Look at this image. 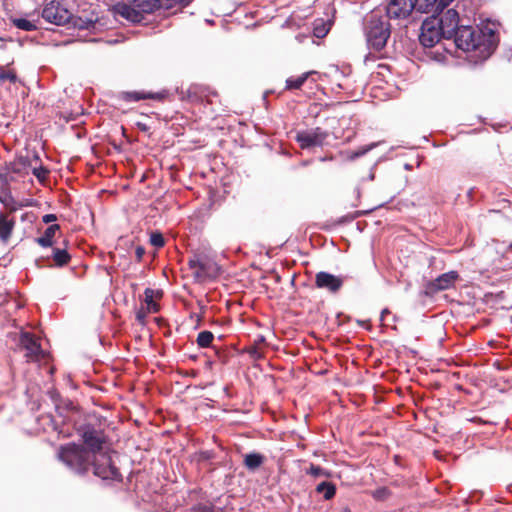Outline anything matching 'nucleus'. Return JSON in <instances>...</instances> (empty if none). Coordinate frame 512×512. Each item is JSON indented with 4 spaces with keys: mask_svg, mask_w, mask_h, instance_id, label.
<instances>
[{
    "mask_svg": "<svg viewBox=\"0 0 512 512\" xmlns=\"http://www.w3.org/2000/svg\"><path fill=\"white\" fill-rule=\"evenodd\" d=\"M340 512H351L349 508H343Z\"/></svg>",
    "mask_w": 512,
    "mask_h": 512,
    "instance_id": "nucleus-45",
    "label": "nucleus"
},
{
    "mask_svg": "<svg viewBox=\"0 0 512 512\" xmlns=\"http://www.w3.org/2000/svg\"><path fill=\"white\" fill-rule=\"evenodd\" d=\"M307 474L317 478V477H329L330 473L323 469L321 466L311 464L309 469L306 471Z\"/></svg>",
    "mask_w": 512,
    "mask_h": 512,
    "instance_id": "nucleus-30",
    "label": "nucleus"
},
{
    "mask_svg": "<svg viewBox=\"0 0 512 512\" xmlns=\"http://www.w3.org/2000/svg\"><path fill=\"white\" fill-rule=\"evenodd\" d=\"M201 260L202 259H200L198 257L190 259L189 262H188L189 268L194 270V272H195L198 269Z\"/></svg>",
    "mask_w": 512,
    "mask_h": 512,
    "instance_id": "nucleus-35",
    "label": "nucleus"
},
{
    "mask_svg": "<svg viewBox=\"0 0 512 512\" xmlns=\"http://www.w3.org/2000/svg\"><path fill=\"white\" fill-rule=\"evenodd\" d=\"M33 161L36 163L40 162V158L36 153H34L32 158L29 156H21L9 165L8 170L14 174L26 175L29 173V169H31Z\"/></svg>",
    "mask_w": 512,
    "mask_h": 512,
    "instance_id": "nucleus-14",
    "label": "nucleus"
},
{
    "mask_svg": "<svg viewBox=\"0 0 512 512\" xmlns=\"http://www.w3.org/2000/svg\"><path fill=\"white\" fill-rule=\"evenodd\" d=\"M174 0H129V4L118 3L114 6L115 14L133 22L140 23L144 17L143 14L153 13L156 9L165 6L172 7Z\"/></svg>",
    "mask_w": 512,
    "mask_h": 512,
    "instance_id": "nucleus-4",
    "label": "nucleus"
},
{
    "mask_svg": "<svg viewBox=\"0 0 512 512\" xmlns=\"http://www.w3.org/2000/svg\"><path fill=\"white\" fill-rule=\"evenodd\" d=\"M137 126H138V127L140 128V130H142V131H145V132H146V131L148 130V126H147L146 124H144V123H140V122H139V123H137Z\"/></svg>",
    "mask_w": 512,
    "mask_h": 512,
    "instance_id": "nucleus-42",
    "label": "nucleus"
},
{
    "mask_svg": "<svg viewBox=\"0 0 512 512\" xmlns=\"http://www.w3.org/2000/svg\"><path fill=\"white\" fill-rule=\"evenodd\" d=\"M90 467H93L94 475L103 480H122V475L108 452L92 456Z\"/></svg>",
    "mask_w": 512,
    "mask_h": 512,
    "instance_id": "nucleus-5",
    "label": "nucleus"
},
{
    "mask_svg": "<svg viewBox=\"0 0 512 512\" xmlns=\"http://www.w3.org/2000/svg\"><path fill=\"white\" fill-rule=\"evenodd\" d=\"M358 323H359L360 325H362V326L364 325V322H363V321H359Z\"/></svg>",
    "mask_w": 512,
    "mask_h": 512,
    "instance_id": "nucleus-48",
    "label": "nucleus"
},
{
    "mask_svg": "<svg viewBox=\"0 0 512 512\" xmlns=\"http://www.w3.org/2000/svg\"><path fill=\"white\" fill-rule=\"evenodd\" d=\"M183 7L188 6L193 0H177Z\"/></svg>",
    "mask_w": 512,
    "mask_h": 512,
    "instance_id": "nucleus-41",
    "label": "nucleus"
},
{
    "mask_svg": "<svg viewBox=\"0 0 512 512\" xmlns=\"http://www.w3.org/2000/svg\"><path fill=\"white\" fill-rule=\"evenodd\" d=\"M415 9L413 0H391L385 7V14L387 20H401L408 18L412 11Z\"/></svg>",
    "mask_w": 512,
    "mask_h": 512,
    "instance_id": "nucleus-10",
    "label": "nucleus"
},
{
    "mask_svg": "<svg viewBox=\"0 0 512 512\" xmlns=\"http://www.w3.org/2000/svg\"><path fill=\"white\" fill-rule=\"evenodd\" d=\"M262 341H264V337H263V336H261V337L259 338V342H262Z\"/></svg>",
    "mask_w": 512,
    "mask_h": 512,
    "instance_id": "nucleus-46",
    "label": "nucleus"
},
{
    "mask_svg": "<svg viewBox=\"0 0 512 512\" xmlns=\"http://www.w3.org/2000/svg\"><path fill=\"white\" fill-rule=\"evenodd\" d=\"M57 220V216L55 214H46L43 216L42 221L46 224L54 222Z\"/></svg>",
    "mask_w": 512,
    "mask_h": 512,
    "instance_id": "nucleus-39",
    "label": "nucleus"
},
{
    "mask_svg": "<svg viewBox=\"0 0 512 512\" xmlns=\"http://www.w3.org/2000/svg\"><path fill=\"white\" fill-rule=\"evenodd\" d=\"M316 492L323 494L325 500L332 499L336 494V486L332 482L323 481L316 486Z\"/></svg>",
    "mask_w": 512,
    "mask_h": 512,
    "instance_id": "nucleus-21",
    "label": "nucleus"
},
{
    "mask_svg": "<svg viewBox=\"0 0 512 512\" xmlns=\"http://www.w3.org/2000/svg\"><path fill=\"white\" fill-rule=\"evenodd\" d=\"M13 25L23 31H34L37 29V26L34 22L25 19V18H13Z\"/></svg>",
    "mask_w": 512,
    "mask_h": 512,
    "instance_id": "nucleus-27",
    "label": "nucleus"
},
{
    "mask_svg": "<svg viewBox=\"0 0 512 512\" xmlns=\"http://www.w3.org/2000/svg\"><path fill=\"white\" fill-rule=\"evenodd\" d=\"M145 254V249L144 247L142 246H137L136 249H135V255H136V259L137 261H141L143 256Z\"/></svg>",
    "mask_w": 512,
    "mask_h": 512,
    "instance_id": "nucleus-37",
    "label": "nucleus"
},
{
    "mask_svg": "<svg viewBox=\"0 0 512 512\" xmlns=\"http://www.w3.org/2000/svg\"><path fill=\"white\" fill-rule=\"evenodd\" d=\"M348 278V275H334L326 271H320L315 275V286L331 294H337Z\"/></svg>",
    "mask_w": 512,
    "mask_h": 512,
    "instance_id": "nucleus-8",
    "label": "nucleus"
},
{
    "mask_svg": "<svg viewBox=\"0 0 512 512\" xmlns=\"http://www.w3.org/2000/svg\"><path fill=\"white\" fill-rule=\"evenodd\" d=\"M201 511H202V512H209V511H210V509H208L206 506H203V507L201 508Z\"/></svg>",
    "mask_w": 512,
    "mask_h": 512,
    "instance_id": "nucleus-44",
    "label": "nucleus"
},
{
    "mask_svg": "<svg viewBox=\"0 0 512 512\" xmlns=\"http://www.w3.org/2000/svg\"><path fill=\"white\" fill-rule=\"evenodd\" d=\"M364 32L368 46L379 52L390 38L391 25L380 10H374L365 19Z\"/></svg>",
    "mask_w": 512,
    "mask_h": 512,
    "instance_id": "nucleus-3",
    "label": "nucleus"
},
{
    "mask_svg": "<svg viewBox=\"0 0 512 512\" xmlns=\"http://www.w3.org/2000/svg\"><path fill=\"white\" fill-rule=\"evenodd\" d=\"M378 145V143H371L366 146L360 147L349 156L350 160H355L361 156H364L366 153L371 151L373 148H375Z\"/></svg>",
    "mask_w": 512,
    "mask_h": 512,
    "instance_id": "nucleus-31",
    "label": "nucleus"
},
{
    "mask_svg": "<svg viewBox=\"0 0 512 512\" xmlns=\"http://www.w3.org/2000/svg\"><path fill=\"white\" fill-rule=\"evenodd\" d=\"M84 445L68 443L58 449V459L77 475H85L91 465V457L103 453V444L106 441L104 431L97 429L93 424L86 423L78 428Z\"/></svg>",
    "mask_w": 512,
    "mask_h": 512,
    "instance_id": "nucleus-1",
    "label": "nucleus"
},
{
    "mask_svg": "<svg viewBox=\"0 0 512 512\" xmlns=\"http://www.w3.org/2000/svg\"><path fill=\"white\" fill-rule=\"evenodd\" d=\"M214 339V335L212 332L210 331H202L198 334L197 336V344L202 347V348H206V347H210L211 346V343Z\"/></svg>",
    "mask_w": 512,
    "mask_h": 512,
    "instance_id": "nucleus-28",
    "label": "nucleus"
},
{
    "mask_svg": "<svg viewBox=\"0 0 512 512\" xmlns=\"http://www.w3.org/2000/svg\"><path fill=\"white\" fill-rule=\"evenodd\" d=\"M389 313H390V312H389V310H388L387 308H385L384 310H382V312H381V320H383V319H384V315L389 314Z\"/></svg>",
    "mask_w": 512,
    "mask_h": 512,
    "instance_id": "nucleus-43",
    "label": "nucleus"
},
{
    "mask_svg": "<svg viewBox=\"0 0 512 512\" xmlns=\"http://www.w3.org/2000/svg\"><path fill=\"white\" fill-rule=\"evenodd\" d=\"M328 132L320 127H316L310 130L297 131L295 140L302 149H309L312 147L323 146Z\"/></svg>",
    "mask_w": 512,
    "mask_h": 512,
    "instance_id": "nucleus-7",
    "label": "nucleus"
},
{
    "mask_svg": "<svg viewBox=\"0 0 512 512\" xmlns=\"http://www.w3.org/2000/svg\"><path fill=\"white\" fill-rule=\"evenodd\" d=\"M19 345L27 351L26 356L32 360L38 359L43 354L40 344L29 332H21Z\"/></svg>",
    "mask_w": 512,
    "mask_h": 512,
    "instance_id": "nucleus-13",
    "label": "nucleus"
},
{
    "mask_svg": "<svg viewBox=\"0 0 512 512\" xmlns=\"http://www.w3.org/2000/svg\"><path fill=\"white\" fill-rule=\"evenodd\" d=\"M312 73L313 72H306L297 77H289L286 80V89L287 90L300 89L304 85V83L307 81L309 75Z\"/></svg>",
    "mask_w": 512,
    "mask_h": 512,
    "instance_id": "nucleus-22",
    "label": "nucleus"
},
{
    "mask_svg": "<svg viewBox=\"0 0 512 512\" xmlns=\"http://www.w3.org/2000/svg\"><path fill=\"white\" fill-rule=\"evenodd\" d=\"M214 268L215 269L217 268L216 264H212V263L208 262L207 260L202 259L199 264L198 269L194 272V277L199 280L210 277L213 275L212 270Z\"/></svg>",
    "mask_w": 512,
    "mask_h": 512,
    "instance_id": "nucleus-20",
    "label": "nucleus"
},
{
    "mask_svg": "<svg viewBox=\"0 0 512 512\" xmlns=\"http://www.w3.org/2000/svg\"><path fill=\"white\" fill-rule=\"evenodd\" d=\"M369 178H370V179H373V178H374V175H373V174L369 175Z\"/></svg>",
    "mask_w": 512,
    "mask_h": 512,
    "instance_id": "nucleus-47",
    "label": "nucleus"
},
{
    "mask_svg": "<svg viewBox=\"0 0 512 512\" xmlns=\"http://www.w3.org/2000/svg\"><path fill=\"white\" fill-rule=\"evenodd\" d=\"M459 275L456 271H449L438 276L435 280L430 281L425 286V294L432 296L435 293L447 290L452 287Z\"/></svg>",
    "mask_w": 512,
    "mask_h": 512,
    "instance_id": "nucleus-11",
    "label": "nucleus"
},
{
    "mask_svg": "<svg viewBox=\"0 0 512 512\" xmlns=\"http://www.w3.org/2000/svg\"><path fill=\"white\" fill-rule=\"evenodd\" d=\"M60 230V226L58 224H52L46 228L43 235L36 238L35 241L42 247H52L53 246V238L57 231Z\"/></svg>",
    "mask_w": 512,
    "mask_h": 512,
    "instance_id": "nucleus-16",
    "label": "nucleus"
},
{
    "mask_svg": "<svg viewBox=\"0 0 512 512\" xmlns=\"http://www.w3.org/2000/svg\"><path fill=\"white\" fill-rule=\"evenodd\" d=\"M188 93L191 99L200 101L206 99L208 103H212V101L210 100V96H217V92L210 91L209 89L201 90L200 94L198 95V87H191L188 90Z\"/></svg>",
    "mask_w": 512,
    "mask_h": 512,
    "instance_id": "nucleus-23",
    "label": "nucleus"
},
{
    "mask_svg": "<svg viewBox=\"0 0 512 512\" xmlns=\"http://www.w3.org/2000/svg\"><path fill=\"white\" fill-rule=\"evenodd\" d=\"M452 38L457 48L472 52L470 61L475 64L487 60L499 43L498 34L488 25L483 27L460 26Z\"/></svg>",
    "mask_w": 512,
    "mask_h": 512,
    "instance_id": "nucleus-2",
    "label": "nucleus"
},
{
    "mask_svg": "<svg viewBox=\"0 0 512 512\" xmlns=\"http://www.w3.org/2000/svg\"><path fill=\"white\" fill-rule=\"evenodd\" d=\"M146 315H147V312L144 311L143 309H140L139 311H137L136 313V319L139 323H144L145 321V318H146Z\"/></svg>",
    "mask_w": 512,
    "mask_h": 512,
    "instance_id": "nucleus-38",
    "label": "nucleus"
},
{
    "mask_svg": "<svg viewBox=\"0 0 512 512\" xmlns=\"http://www.w3.org/2000/svg\"><path fill=\"white\" fill-rule=\"evenodd\" d=\"M441 38H445V33L441 28V21H437V16L432 15L423 21L421 25V33L419 34L420 43L431 48L436 45Z\"/></svg>",
    "mask_w": 512,
    "mask_h": 512,
    "instance_id": "nucleus-6",
    "label": "nucleus"
},
{
    "mask_svg": "<svg viewBox=\"0 0 512 512\" xmlns=\"http://www.w3.org/2000/svg\"><path fill=\"white\" fill-rule=\"evenodd\" d=\"M415 9L422 13H433L439 14L438 10V0H413Z\"/></svg>",
    "mask_w": 512,
    "mask_h": 512,
    "instance_id": "nucleus-18",
    "label": "nucleus"
},
{
    "mask_svg": "<svg viewBox=\"0 0 512 512\" xmlns=\"http://www.w3.org/2000/svg\"><path fill=\"white\" fill-rule=\"evenodd\" d=\"M158 96L152 94V93H145V92H138V91H132V92H122L121 93V99L126 102H138L140 100L144 99H156Z\"/></svg>",
    "mask_w": 512,
    "mask_h": 512,
    "instance_id": "nucleus-19",
    "label": "nucleus"
},
{
    "mask_svg": "<svg viewBox=\"0 0 512 512\" xmlns=\"http://www.w3.org/2000/svg\"><path fill=\"white\" fill-rule=\"evenodd\" d=\"M154 290L146 288L144 291V301L147 306V312L157 313L159 311V305L154 301Z\"/></svg>",
    "mask_w": 512,
    "mask_h": 512,
    "instance_id": "nucleus-25",
    "label": "nucleus"
},
{
    "mask_svg": "<svg viewBox=\"0 0 512 512\" xmlns=\"http://www.w3.org/2000/svg\"><path fill=\"white\" fill-rule=\"evenodd\" d=\"M33 175L40 181L44 182L49 174V170L42 166L41 164L39 166L33 165L31 167Z\"/></svg>",
    "mask_w": 512,
    "mask_h": 512,
    "instance_id": "nucleus-29",
    "label": "nucleus"
},
{
    "mask_svg": "<svg viewBox=\"0 0 512 512\" xmlns=\"http://www.w3.org/2000/svg\"><path fill=\"white\" fill-rule=\"evenodd\" d=\"M13 226V221L7 220L2 214L0 215V239L3 242H6L10 238Z\"/></svg>",
    "mask_w": 512,
    "mask_h": 512,
    "instance_id": "nucleus-24",
    "label": "nucleus"
},
{
    "mask_svg": "<svg viewBox=\"0 0 512 512\" xmlns=\"http://www.w3.org/2000/svg\"><path fill=\"white\" fill-rule=\"evenodd\" d=\"M51 248H52L51 255H47L46 258L47 259L52 258L56 266L63 267V266H66L70 262L71 256L68 253L66 247H53L52 246Z\"/></svg>",
    "mask_w": 512,
    "mask_h": 512,
    "instance_id": "nucleus-15",
    "label": "nucleus"
},
{
    "mask_svg": "<svg viewBox=\"0 0 512 512\" xmlns=\"http://www.w3.org/2000/svg\"><path fill=\"white\" fill-rule=\"evenodd\" d=\"M150 243L157 247H163L165 244L164 237L160 232H153L150 236Z\"/></svg>",
    "mask_w": 512,
    "mask_h": 512,
    "instance_id": "nucleus-33",
    "label": "nucleus"
},
{
    "mask_svg": "<svg viewBox=\"0 0 512 512\" xmlns=\"http://www.w3.org/2000/svg\"><path fill=\"white\" fill-rule=\"evenodd\" d=\"M264 460L265 457L262 454L252 452L244 456V465L249 471H255L264 463Z\"/></svg>",
    "mask_w": 512,
    "mask_h": 512,
    "instance_id": "nucleus-17",
    "label": "nucleus"
},
{
    "mask_svg": "<svg viewBox=\"0 0 512 512\" xmlns=\"http://www.w3.org/2000/svg\"><path fill=\"white\" fill-rule=\"evenodd\" d=\"M248 353L254 357V358H260L261 355L258 351V349L256 347H251L249 350H248Z\"/></svg>",
    "mask_w": 512,
    "mask_h": 512,
    "instance_id": "nucleus-40",
    "label": "nucleus"
},
{
    "mask_svg": "<svg viewBox=\"0 0 512 512\" xmlns=\"http://www.w3.org/2000/svg\"><path fill=\"white\" fill-rule=\"evenodd\" d=\"M437 21H441V28L446 39H452L453 34L460 28L458 26L459 15L455 9H448L443 16L437 17Z\"/></svg>",
    "mask_w": 512,
    "mask_h": 512,
    "instance_id": "nucleus-12",
    "label": "nucleus"
},
{
    "mask_svg": "<svg viewBox=\"0 0 512 512\" xmlns=\"http://www.w3.org/2000/svg\"><path fill=\"white\" fill-rule=\"evenodd\" d=\"M0 80L3 81V80H9L11 83H15L17 81V75L15 74V72L11 71V70H4V69H0Z\"/></svg>",
    "mask_w": 512,
    "mask_h": 512,
    "instance_id": "nucleus-34",
    "label": "nucleus"
},
{
    "mask_svg": "<svg viewBox=\"0 0 512 512\" xmlns=\"http://www.w3.org/2000/svg\"><path fill=\"white\" fill-rule=\"evenodd\" d=\"M330 30V25L323 19H318L314 22L313 35L317 38L325 37Z\"/></svg>",
    "mask_w": 512,
    "mask_h": 512,
    "instance_id": "nucleus-26",
    "label": "nucleus"
},
{
    "mask_svg": "<svg viewBox=\"0 0 512 512\" xmlns=\"http://www.w3.org/2000/svg\"><path fill=\"white\" fill-rule=\"evenodd\" d=\"M96 22L92 19H86L83 20L82 18H79L74 25L77 26L79 29H95Z\"/></svg>",
    "mask_w": 512,
    "mask_h": 512,
    "instance_id": "nucleus-32",
    "label": "nucleus"
},
{
    "mask_svg": "<svg viewBox=\"0 0 512 512\" xmlns=\"http://www.w3.org/2000/svg\"><path fill=\"white\" fill-rule=\"evenodd\" d=\"M42 17L47 22L60 26L67 24L70 21L72 14L60 3L51 1L43 8Z\"/></svg>",
    "mask_w": 512,
    "mask_h": 512,
    "instance_id": "nucleus-9",
    "label": "nucleus"
},
{
    "mask_svg": "<svg viewBox=\"0 0 512 512\" xmlns=\"http://www.w3.org/2000/svg\"><path fill=\"white\" fill-rule=\"evenodd\" d=\"M52 401L57 405V402L60 400V394L57 390L52 389L48 392Z\"/></svg>",
    "mask_w": 512,
    "mask_h": 512,
    "instance_id": "nucleus-36",
    "label": "nucleus"
}]
</instances>
